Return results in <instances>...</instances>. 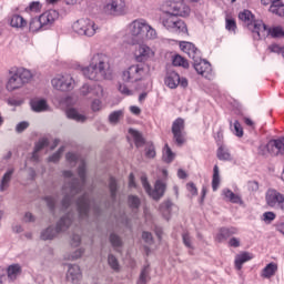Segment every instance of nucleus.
<instances>
[{"label": "nucleus", "mask_w": 284, "mask_h": 284, "mask_svg": "<svg viewBox=\"0 0 284 284\" xmlns=\"http://www.w3.org/2000/svg\"><path fill=\"white\" fill-rule=\"evenodd\" d=\"M65 159L70 168H74L79 163L78 174L80 178V180L74 179V174L72 173V171H63L64 179H71V182H65L62 186V207H64V210H68L75 194H80V192H83L88 180L85 161L79 159V155L71 152L67 153Z\"/></svg>", "instance_id": "obj_1"}, {"label": "nucleus", "mask_w": 284, "mask_h": 284, "mask_svg": "<svg viewBox=\"0 0 284 284\" xmlns=\"http://www.w3.org/2000/svg\"><path fill=\"white\" fill-rule=\"evenodd\" d=\"M190 7L185 6L183 2L169 1L163 7V13L161 16L162 26L169 32H174L175 34H186L187 26L179 17H190Z\"/></svg>", "instance_id": "obj_2"}, {"label": "nucleus", "mask_w": 284, "mask_h": 284, "mask_svg": "<svg viewBox=\"0 0 284 284\" xmlns=\"http://www.w3.org/2000/svg\"><path fill=\"white\" fill-rule=\"evenodd\" d=\"M82 74L89 81H108L112 79L110 58L104 53H94L89 65L82 69Z\"/></svg>", "instance_id": "obj_3"}, {"label": "nucleus", "mask_w": 284, "mask_h": 284, "mask_svg": "<svg viewBox=\"0 0 284 284\" xmlns=\"http://www.w3.org/2000/svg\"><path fill=\"white\" fill-rule=\"evenodd\" d=\"M34 79V72L23 67H13L9 70V78L6 83L7 92H17L28 85Z\"/></svg>", "instance_id": "obj_4"}, {"label": "nucleus", "mask_w": 284, "mask_h": 284, "mask_svg": "<svg viewBox=\"0 0 284 284\" xmlns=\"http://www.w3.org/2000/svg\"><path fill=\"white\" fill-rule=\"evenodd\" d=\"M129 33L131 37H135L139 41H154L159 37L156 29H154L148 20L140 18L133 20L128 26Z\"/></svg>", "instance_id": "obj_5"}, {"label": "nucleus", "mask_w": 284, "mask_h": 284, "mask_svg": "<svg viewBox=\"0 0 284 284\" xmlns=\"http://www.w3.org/2000/svg\"><path fill=\"white\" fill-rule=\"evenodd\" d=\"M72 223H74V214L69 212L59 220L55 227L49 226L44 229L40 234V239L42 241H52V239H57L61 232L69 230Z\"/></svg>", "instance_id": "obj_6"}, {"label": "nucleus", "mask_w": 284, "mask_h": 284, "mask_svg": "<svg viewBox=\"0 0 284 284\" xmlns=\"http://www.w3.org/2000/svg\"><path fill=\"white\" fill-rule=\"evenodd\" d=\"M239 19L240 21H243L245 26H247L251 32L257 34L258 39H265V37H267V26H265L263 21H254V16L252 14V11L244 10L240 12Z\"/></svg>", "instance_id": "obj_7"}, {"label": "nucleus", "mask_w": 284, "mask_h": 284, "mask_svg": "<svg viewBox=\"0 0 284 284\" xmlns=\"http://www.w3.org/2000/svg\"><path fill=\"white\" fill-rule=\"evenodd\" d=\"M150 74V67L145 63L132 64L122 72L124 83H136Z\"/></svg>", "instance_id": "obj_8"}, {"label": "nucleus", "mask_w": 284, "mask_h": 284, "mask_svg": "<svg viewBox=\"0 0 284 284\" xmlns=\"http://www.w3.org/2000/svg\"><path fill=\"white\" fill-rule=\"evenodd\" d=\"M72 30L80 37H94L99 32L100 28L94 20L89 18H81L73 22Z\"/></svg>", "instance_id": "obj_9"}, {"label": "nucleus", "mask_w": 284, "mask_h": 284, "mask_svg": "<svg viewBox=\"0 0 284 284\" xmlns=\"http://www.w3.org/2000/svg\"><path fill=\"white\" fill-rule=\"evenodd\" d=\"M51 85L57 92H72L77 88V80L70 73H59L51 79Z\"/></svg>", "instance_id": "obj_10"}, {"label": "nucleus", "mask_w": 284, "mask_h": 284, "mask_svg": "<svg viewBox=\"0 0 284 284\" xmlns=\"http://www.w3.org/2000/svg\"><path fill=\"white\" fill-rule=\"evenodd\" d=\"M141 183L149 196L153 199V201H160L163 199V195L165 194V183H163L161 180H158L154 185V190L150 186V182H148V178L143 175L141 178Z\"/></svg>", "instance_id": "obj_11"}, {"label": "nucleus", "mask_w": 284, "mask_h": 284, "mask_svg": "<svg viewBox=\"0 0 284 284\" xmlns=\"http://www.w3.org/2000/svg\"><path fill=\"white\" fill-rule=\"evenodd\" d=\"M104 12L111 17H123V14H128V4L125 0H108Z\"/></svg>", "instance_id": "obj_12"}, {"label": "nucleus", "mask_w": 284, "mask_h": 284, "mask_svg": "<svg viewBox=\"0 0 284 284\" xmlns=\"http://www.w3.org/2000/svg\"><path fill=\"white\" fill-rule=\"evenodd\" d=\"M172 134L176 145L185 143V121L183 119L179 118L173 122Z\"/></svg>", "instance_id": "obj_13"}, {"label": "nucleus", "mask_w": 284, "mask_h": 284, "mask_svg": "<svg viewBox=\"0 0 284 284\" xmlns=\"http://www.w3.org/2000/svg\"><path fill=\"white\" fill-rule=\"evenodd\" d=\"M164 83L166 88H170V90H176L179 85H181V88H187V79L181 78V75L174 71L166 74Z\"/></svg>", "instance_id": "obj_14"}, {"label": "nucleus", "mask_w": 284, "mask_h": 284, "mask_svg": "<svg viewBox=\"0 0 284 284\" xmlns=\"http://www.w3.org/2000/svg\"><path fill=\"white\" fill-rule=\"evenodd\" d=\"M80 92L82 97H88L89 94H92L94 99H104L106 97L105 89L101 84H84L81 89Z\"/></svg>", "instance_id": "obj_15"}, {"label": "nucleus", "mask_w": 284, "mask_h": 284, "mask_svg": "<svg viewBox=\"0 0 284 284\" xmlns=\"http://www.w3.org/2000/svg\"><path fill=\"white\" fill-rule=\"evenodd\" d=\"M39 17L44 30H50V28L59 21V11L50 9L41 13Z\"/></svg>", "instance_id": "obj_16"}, {"label": "nucleus", "mask_w": 284, "mask_h": 284, "mask_svg": "<svg viewBox=\"0 0 284 284\" xmlns=\"http://www.w3.org/2000/svg\"><path fill=\"white\" fill-rule=\"evenodd\" d=\"M193 68L197 72V74L205 77V79H210V77H212V64L201 59V55L197 59L193 60Z\"/></svg>", "instance_id": "obj_17"}, {"label": "nucleus", "mask_w": 284, "mask_h": 284, "mask_svg": "<svg viewBox=\"0 0 284 284\" xmlns=\"http://www.w3.org/2000/svg\"><path fill=\"white\" fill-rule=\"evenodd\" d=\"M94 205V202L90 201L88 193H84L77 201L78 214L80 219H87L88 213L90 212V206Z\"/></svg>", "instance_id": "obj_18"}, {"label": "nucleus", "mask_w": 284, "mask_h": 284, "mask_svg": "<svg viewBox=\"0 0 284 284\" xmlns=\"http://www.w3.org/2000/svg\"><path fill=\"white\" fill-rule=\"evenodd\" d=\"M265 148L268 154H272V156H278V154H284V138L271 140Z\"/></svg>", "instance_id": "obj_19"}, {"label": "nucleus", "mask_w": 284, "mask_h": 284, "mask_svg": "<svg viewBox=\"0 0 284 284\" xmlns=\"http://www.w3.org/2000/svg\"><path fill=\"white\" fill-rule=\"evenodd\" d=\"M180 49L182 50V52L187 54V57H190V59H192L193 61H195V59H199L201 57V51H199L196 45H194V43L192 42H187V41L180 42Z\"/></svg>", "instance_id": "obj_20"}, {"label": "nucleus", "mask_w": 284, "mask_h": 284, "mask_svg": "<svg viewBox=\"0 0 284 284\" xmlns=\"http://www.w3.org/2000/svg\"><path fill=\"white\" fill-rule=\"evenodd\" d=\"M283 193L274 190V189H270L266 192V203L267 205H270V207H276L278 206L281 203H283Z\"/></svg>", "instance_id": "obj_21"}, {"label": "nucleus", "mask_w": 284, "mask_h": 284, "mask_svg": "<svg viewBox=\"0 0 284 284\" xmlns=\"http://www.w3.org/2000/svg\"><path fill=\"white\" fill-rule=\"evenodd\" d=\"M81 267L77 264H68L67 281H69V283L77 284L81 281Z\"/></svg>", "instance_id": "obj_22"}, {"label": "nucleus", "mask_w": 284, "mask_h": 284, "mask_svg": "<svg viewBox=\"0 0 284 284\" xmlns=\"http://www.w3.org/2000/svg\"><path fill=\"white\" fill-rule=\"evenodd\" d=\"M134 57L136 61H146V59L154 57V51L148 44H140Z\"/></svg>", "instance_id": "obj_23"}, {"label": "nucleus", "mask_w": 284, "mask_h": 284, "mask_svg": "<svg viewBox=\"0 0 284 284\" xmlns=\"http://www.w3.org/2000/svg\"><path fill=\"white\" fill-rule=\"evenodd\" d=\"M252 258H254V255L250 252H242L237 254L234 261L235 270H243L244 263L252 261Z\"/></svg>", "instance_id": "obj_24"}, {"label": "nucleus", "mask_w": 284, "mask_h": 284, "mask_svg": "<svg viewBox=\"0 0 284 284\" xmlns=\"http://www.w3.org/2000/svg\"><path fill=\"white\" fill-rule=\"evenodd\" d=\"M222 194L226 201H230V203H235L236 205H245V202H243L241 195L232 192V190L224 189Z\"/></svg>", "instance_id": "obj_25"}, {"label": "nucleus", "mask_w": 284, "mask_h": 284, "mask_svg": "<svg viewBox=\"0 0 284 284\" xmlns=\"http://www.w3.org/2000/svg\"><path fill=\"white\" fill-rule=\"evenodd\" d=\"M67 119H71V121H77V123H85L88 121V118L74 108H70L65 111Z\"/></svg>", "instance_id": "obj_26"}, {"label": "nucleus", "mask_w": 284, "mask_h": 284, "mask_svg": "<svg viewBox=\"0 0 284 284\" xmlns=\"http://www.w3.org/2000/svg\"><path fill=\"white\" fill-rule=\"evenodd\" d=\"M276 272H278V264L271 262L262 270L261 277L272 278V276L276 275Z\"/></svg>", "instance_id": "obj_27"}, {"label": "nucleus", "mask_w": 284, "mask_h": 284, "mask_svg": "<svg viewBox=\"0 0 284 284\" xmlns=\"http://www.w3.org/2000/svg\"><path fill=\"white\" fill-rule=\"evenodd\" d=\"M12 174H14V169H9L3 174L0 182V192H6L10 187V182L12 181Z\"/></svg>", "instance_id": "obj_28"}, {"label": "nucleus", "mask_w": 284, "mask_h": 284, "mask_svg": "<svg viewBox=\"0 0 284 284\" xmlns=\"http://www.w3.org/2000/svg\"><path fill=\"white\" fill-rule=\"evenodd\" d=\"M30 105L33 112H45V110H48V101L44 99L31 100Z\"/></svg>", "instance_id": "obj_29"}, {"label": "nucleus", "mask_w": 284, "mask_h": 284, "mask_svg": "<svg viewBox=\"0 0 284 284\" xmlns=\"http://www.w3.org/2000/svg\"><path fill=\"white\" fill-rule=\"evenodd\" d=\"M10 26H11V28H16L18 30H23V28H26V26H28V22L26 21V19H23V17H21L19 14H14L10 19Z\"/></svg>", "instance_id": "obj_30"}, {"label": "nucleus", "mask_w": 284, "mask_h": 284, "mask_svg": "<svg viewBox=\"0 0 284 284\" xmlns=\"http://www.w3.org/2000/svg\"><path fill=\"white\" fill-rule=\"evenodd\" d=\"M172 207H174V204L170 200L164 201L160 205V212H161L162 216H164L166 219V221H170V216H172Z\"/></svg>", "instance_id": "obj_31"}, {"label": "nucleus", "mask_w": 284, "mask_h": 284, "mask_svg": "<svg viewBox=\"0 0 284 284\" xmlns=\"http://www.w3.org/2000/svg\"><path fill=\"white\" fill-rule=\"evenodd\" d=\"M29 30L30 32H41L43 30H47L43 27V22L41 21V18H32L29 22Z\"/></svg>", "instance_id": "obj_32"}, {"label": "nucleus", "mask_w": 284, "mask_h": 284, "mask_svg": "<svg viewBox=\"0 0 284 284\" xmlns=\"http://www.w3.org/2000/svg\"><path fill=\"white\" fill-rule=\"evenodd\" d=\"M7 273H8V278H10V281H17V276L21 274V265L11 264L7 270Z\"/></svg>", "instance_id": "obj_33"}, {"label": "nucleus", "mask_w": 284, "mask_h": 284, "mask_svg": "<svg viewBox=\"0 0 284 284\" xmlns=\"http://www.w3.org/2000/svg\"><path fill=\"white\" fill-rule=\"evenodd\" d=\"M176 158V154L172 152V149H170V145L165 144L163 149L162 159L164 163H172L174 159Z\"/></svg>", "instance_id": "obj_34"}, {"label": "nucleus", "mask_w": 284, "mask_h": 284, "mask_svg": "<svg viewBox=\"0 0 284 284\" xmlns=\"http://www.w3.org/2000/svg\"><path fill=\"white\" fill-rule=\"evenodd\" d=\"M219 185H221V173L219 171V165H214L213 168V179H212V187L213 192L219 190Z\"/></svg>", "instance_id": "obj_35"}, {"label": "nucleus", "mask_w": 284, "mask_h": 284, "mask_svg": "<svg viewBox=\"0 0 284 284\" xmlns=\"http://www.w3.org/2000/svg\"><path fill=\"white\" fill-rule=\"evenodd\" d=\"M270 12H272V14H276L277 17H284V4L277 1H272Z\"/></svg>", "instance_id": "obj_36"}, {"label": "nucleus", "mask_w": 284, "mask_h": 284, "mask_svg": "<svg viewBox=\"0 0 284 284\" xmlns=\"http://www.w3.org/2000/svg\"><path fill=\"white\" fill-rule=\"evenodd\" d=\"M129 134H131V136H133L136 148H141L145 144V140L143 139V135L139 131H136L134 129H130Z\"/></svg>", "instance_id": "obj_37"}, {"label": "nucleus", "mask_w": 284, "mask_h": 284, "mask_svg": "<svg viewBox=\"0 0 284 284\" xmlns=\"http://www.w3.org/2000/svg\"><path fill=\"white\" fill-rule=\"evenodd\" d=\"M123 114H124L123 110H118V111L111 112L109 114V122L112 125H116V123H119V121H121V119H123Z\"/></svg>", "instance_id": "obj_38"}, {"label": "nucleus", "mask_w": 284, "mask_h": 284, "mask_svg": "<svg viewBox=\"0 0 284 284\" xmlns=\"http://www.w3.org/2000/svg\"><path fill=\"white\" fill-rule=\"evenodd\" d=\"M217 159L220 161H232V155L225 146H220L217 149Z\"/></svg>", "instance_id": "obj_39"}, {"label": "nucleus", "mask_w": 284, "mask_h": 284, "mask_svg": "<svg viewBox=\"0 0 284 284\" xmlns=\"http://www.w3.org/2000/svg\"><path fill=\"white\" fill-rule=\"evenodd\" d=\"M92 112H101L103 110V98H93L91 101Z\"/></svg>", "instance_id": "obj_40"}, {"label": "nucleus", "mask_w": 284, "mask_h": 284, "mask_svg": "<svg viewBox=\"0 0 284 284\" xmlns=\"http://www.w3.org/2000/svg\"><path fill=\"white\" fill-rule=\"evenodd\" d=\"M267 34H271V37H273L274 39L284 38V30L281 27H275L270 30L266 29V37Z\"/></svg>", "instance_id": "obj_41"}, {"label": "nucleus", "mask_w": 284, "mask_h": 284, "mask_svg": "<svg viewBox=\"0 0 284 284\" xmlns=\"http://www.w3.org/2000/svg\"><path fill=\"white\" fill-rule=\"evenodd\" d=\"M182 243L187 247V250H194V241L192 239V235H190V233L182 234Z\"/></svg>", "instance_id": "obj_42"}, {"label": "nucleus", "mask_w": 284, "mask_h": 284, "mask_svg": "<svg viewBox=\"0 0 284 284\" xmlns=\"http://www.w3.org/2000/svg\"><path fill=\"white\" fill-rule=\"evenodd\" d=\"M63 152H65V148L61 146L55 153L49 156V163H59L61 156H63Z\"/></svg>", "instance_id": "obj_43"}, {"label": "nucleus", "mask_w": 284, "mask_h": 284, "mask_svg": "<svg viewBox=\"0 0 284 284\" xmlns=\"http://www.w3.org/2000/svg\"><path fill=\"white\" fill-rule=\"evenodd\" d=\"M172 63L175 67H182V68H190V63H187V60H185L183 57L181 55H175L172 59Z\"/></svg>", "instance_id": "obj_44"}, {"label": "nucleus", "mask_w": 284, "mask_h": 284, "mask_svg": "<svg viewBox=\"0 0 284 284\" xmlns=\"http://www.w3.org/2000/svg\"><path fill=\"white\" fill-rule=\"evenodd\" d=\"M43 8V4H41V2L39 1H33L31 2L27 8H26V12H41V9Z\"/></svg>", "instance_id": "obj_45"}, {"label": "nucleus", "mask_w": 284, "mask_h": 284, "mask_svg": "<svg viewBox=\"0 0 284 284\" xmlns=\"http://www.w3.org/2000/svg\"><path fill=\"white\" fill-rule=\"evenodd\" d=\"M43 148H48V139L43 138L36 144L34 152H33V159L37 160V153L41 152Z\"/></svg>", "instance_id": "obj_46"}, {"label": "nucleus", "mask_w": 284, "mask_h": 284, "mask_svg": "<svg viewBox=\"0 0 284 284\" xmlns=\"http://www.w3.org/2000/svg\"><path fill=\"white\" fill-rule=\"evenodd\" d=\"M230 231H227V229H221L216 235V241H219V243H223V241H227V239H230Z\"/></svg>", "instance_id": "obj_47"}, {"label": "nucleus", "mask_w": 284, "mask_h": 284, "mask_svg": "<svg viewBox=\"0 0 284 284\" xmlns=\"http://www.w3.org/2000/svg\"><path fill=\"white\" fill-rule=\"evenodd\" d=\"M150 281V272L148 271V266H145L139 277L138 284H145Z\"/></svg>", "instance_id": "obj_48"}, {"label": "nucleus", "mask_w": 284, "mask_h": 284, "mask_svg": "<svg viewBox=\"0 0 284 284\" xmlns=\"http://www.w3.org/2000/svg\"><path fill=\"white\" fill-rule=\"evenodd\" d=\"M225 28L229 32L236 33V21L232 18H226Z\"/></svg>", "instance_id": "obj_49"}, {"label": "nucleus", "mask_w": 284, "mask_h": 284, "mask_svg": "<svg viewBox=\"0 0 284 284\" xmlns=\"http://www.w3.org/2000/svg\"><path fill=\"white\" fill-rule=\"evenodd\" d=\"M233 133L235 134V136H243V126H241V122H239L237 120H235V122L233 123Z\"/></svg>", "instance_id": "obj_50"}, {"label": "nucleus", "mask_w": 284, "mask_h": 284, "mask_svg": "<svg viewBox=\"0 0 284 284\" xmlns=\"http://www.w3.org/2000/svg\"><path fill=\"white\" fill-rule=\"evenodd\" d=\"M129 205L133 210H138L139 205H141V200L138 196L131 195L129 196Z\"/></svg>", "instance_id": "obj_51"}, {"label": "nucleus", "mask_w": 284, "mask_h": 284, "mask_svg": "<svg viewBox=\"0 0 284 284\" xmlns=\"http://www.w3.org/2000/svg\"><path fill=\"white\" fill-rule=\"evenodd\" d=\"M108 261L111 270H114V272H119V261L116 260V257H114V255H109Z\"/></svg>", "instance_id": "obj_52"}, {"label": "nucleus", "mask_w": 284, "mask_h": 284, "mask_svg": "<svg viewBox=\"0 0 284 284\" xmlns=\"http://www.w3.org/2000/svg\"><path fill=\"white\" fill-rule=\"evenodd\" d=\"M274 219H276V214H274V212H265L262 215V221H264V223H266V224L272 223V221H274Z\"/></svg>", "instance_id": "obj_53"}, {"label": "nucleus", "mask_w": 284, "mask_h": 284, "mask_svg": "<svg viewBox=\"0 0 284 284\" xmlns=\"http://www.w3.org/2000/svg\"><path fill=\"white\" fill-rule=\"evenodd\" d=\"M145 156L146 159H154V156H156V150L154 149V144H148Z\"/></svg>", "instance_id": "obj_54"}, {"label": "nucleus", "mask_w": 284, "mask_h": 284, "mask_svg": "<svg viewBox=\"0 0 284 284\" xmlns=\"http://www.w3.org/2000/svg\"><path fill=\"white\" fill-rule=\"evenodd\" d=\"M110 241H111V244L114 247H121V245H123V242L121 241V237H119V235H116V234H111L110 235Z\"/></svg>", "instance_id": "obj_55"}, {"label": "nucleus", "mask_w": 284, "mask_h": 284, "mask_svg": "<svg viewBox=\"0 0 284 284\" xmlns=\"http://www.w3.org/2000/svg\"><path fill=\"white\" fill-rule=\"evenodd\" d=\"M109 190L111 192L112 199H114L116 196V180L114 178L110 179Z\"/></svg>", "instance_id": "obj_56"}, {"label": "nucleus", "mask_w": 284, "mask_h": 284, "mask_svg": "<svg viewBox=\"0 0 284 284\" xmlns=\"http://www.w3.org/2000/svg\"><path fill=\"white\" fill-rule=\"evenodd\" d=\"M186 190L191 196H196V194H199V189H196V185L193 182L186 184Z\"/></svg>", "instance_id": "obj_57"}, {"label": "nucleus", "mask_w": 284, "mask_h": 284, "mask_svg": "<svg viewBox=\"0 0 284 284\" xmlns=\"http://www.w3.org/2000/svg\"><path fill=\"white\" fill-rule=\"evenodd\" d=\"M28 128H30V123L27 121H22L20 123L17 124L16 126V131L21 134V132H24V130H28Z\"/></svg>", "instance_id": "obj_58"}, {"label": "nucleus", "mask_w": 284, "mask_h": 284, "mask_svg": "<svg viewBox=\"0 0 284 284\" xmlns=\"http://www.w3.org/2000/svg\"><path fill=\"white\" fill-rule=\"evenodd\" d=\"M268 50L271 52H275V54H283L284 47H281L278 44H271L268 47Z\"/></svg>", "instance_id": "obj_59"}, {"label": "nucleus", "mask_w": 284, "mask_h": 284, "mask_svg": "<svg viewBox=\"0 0 284 284\" xmlns=\"http://www.w3.org/2000/svg\"><path fill=\"white\" fill-rule=\"evenodd\" d=\"M71 245L73 247H79L81 245V235L73 234L72 237H71Z\"/></svg>", "instance_id": "obj_60"}, {"label": "nucleus", "mask_w": 284, "mask_h": 284, "mask_svg": "<svg viewBox=\"0 0 284 284\" xmlns=\"http://www.w3.org/2000/svg\"><path fill=\"white\" fill-rule=\"evenodd\" d=\"M85 250L83 248H78L72 255H71V261H77L83 256Z\"/></svg>", "instance_id": "obj_61"}, {"label": "nucleus", "mask_w": 284, "mask_h": 284, "mask_svg": "<svg viewBox=\"0 0 284 284\" xmlns=\"http://www.w3.org/2000/svg\"><path fill=\"white\" fill-rule=\"evenodd\" d=\"M230 247H241V239L239 237H231L229 241Z\"/></svg>", "instance_id": "obj_62"}, {"label": "nucleus", "mask_w": 284, "mask_h": 284, "mask_svg": "<svg viewBox=\"0 0 284 284\" xmlns=\"http://www.w3.org/2000/svg\"><path fill=\"white\" fill-rule=\"evenodd\" d=\"M142 239H143V241L146 242L149 245H151V243H153L152 233H150V232H143V233H142Z\"/></svg>", "instance_id": "obj_63"}, {"label": "nucleus", "mask_w": 284, "mask_h": 284, "mask_svg": "<svg viewBox=\"0 0 284 284\" xmlns=\"http://www.w3.org/2000/svg\"><path fill=\"white\" fill-rule=\"evenodd\" d=\"M9 105H13L14 108H19L20 105H23V100L21 99H10L8 101Z\"/></svg>", "instance_id": "obj_64"}]
</instances>
